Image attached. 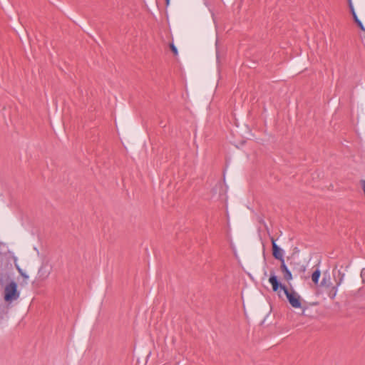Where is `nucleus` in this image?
<instances>
[{
    "instance_id": "f257e3e1",
    "label": "nucleus",
    "mask_w": 365,
    "mask_h": 365,
    "mask_svg": "<svg viewBox=\"0 0 365 365\" xmlns=\"http://www.w3.org/2000/svg\"><path fill=\"white\" fill-rule=\"evenodd\" d=\"M269 282L272 284V290L275 292H279L282 290L287 297V299L290 305L294 308H300L302 306V298L299 294L292 288H287V286L282 284L279 280L274 273H271L269 278Z\"/></svg>"
},
{
    "instance_id": "9d476101",
    "label": "nucleus",
    "mask_w": 365,
    "mask_h": 365,
    "mask_svg": "<svg viewBox=\"0 0 365 365\" xmlns=\"http://www.w3.org/2000/svg\"><path fill=\"white\" fill-rule=\"evenodd\" d=\"M331 284L332 283L331 282L329 277L328 279H327L325 277H323L322 281L321 282L322 286L328 288L330 287Z\"/></svg>"
},
{
    "instance_id": "f03ea898",
    "label": "nucleus",
    "mask_w": 365,
    "mask_h": 365,
    "mask_svg": "<svg viewBox=\"0 0 365 365\" xmlns=\"http://www.w3.org/2000/svg\"><path fill=\"white\" fill-rule=\"evenodd\" d=\"M19 297L17 291V284L15 282L9 283L4 289V299L6 302H11Z\"/></svg>"
},
{
    "instance_id": "9b49d317",
    "label": "nucleus",
    "mask_w": 365,
    "mask_h": 365,
    "mask_svg": "<svg viewBox=\"0 0 365 365\" xmlns=\"http://www.w3.org/2000/svg\"><path fill=\"white\" fill-rule=\"evenodd\" d=\"M169 46H170L171 51L173 53L174 56H177L178 54V49H177L176 46L174 45V43H170L169 44Z\"/></svg>"
},
{
    "instance_id": "0eeeda50",
    "label": "nucleus",
    "mask_w": 365,
    "mask_h": 365,
    "mask_svg": "<svg viewBox=\"0 0 365 365\" xmlns=\"http://www.w3.org/2000/svg\"><path fill=\"white\" fill-rule=\"evenodd\" d=\"M339 286H336V284L334 286H332V284L330 286V287H328L329 290L327 291V294L331 299H334V297L336 295L337 293V287Z\"/></svg>"
},
{
    "instance_id": "f8f14e48",
    "label": "nucleus",
    "mask_w": 365,
    "mask_h": 365,
    "mask_svg": "<svg viewBox=\"0 0 365 365\" xmlns=\"http://www.w3.org/2000/svg\"><path fill=\"white\" fill-rule=\"evenodd\" d=\"M18 270H19V273L21 274V276H22L25 279H28V277H28V275H26L25 273H24V272L21 271V269L20 268H18Z\"/></svg>"
},
{
    "instance_id": "4468645a",
    "label": "nucleus",
    "mask_w": 365,
    "mask_h": 365,
    "mask_svg": "<svg viewBox=\"0 0 365 365\" xmlns=\"http://www.w3.org/2000/svg\"><path fill=\"white\" fill-rule=\"evenodd\" d=\"M170 2V0H165L166 5H168Z\"/></svg>"
},
{
    "instance_id": "20e7f679",
    "label": "nucleus",
    "mask_w": 365,
    "mask_h": 365,
    "mask_svg": "<svg viewBox=\"0 0 365 365\" xmlns=\"http://www.w3.org/2000/svg\"><path fill=\"white\" fill-rule=\"evenodd\" d=\"M272 241V255L276 259L279 260L280 262L284 261V252L283 250L275 243V240L272 237L271 239Z\"/></svg>"
},
{
    "instance_id": "f3484780",
    "label": "nucleus",
    "mask_w": 365,
    "mask_h": 365,
    "mask_svg": "<svg viewBox=\"0 0 365 365\" xmlns=\"http://www.w3.org/2000/svg\"><path fill=\"white\" fill-rule=\"evenodd\" d=\"M47 276H48V275H46V276L43 278V279H46V278H47Z\"/></svg>"
},
{
    "instance_id": "2eb2a0df",
    "label": "nucleus",
    "mask_w": 365,
    "mask_h": 365,
    "mask_svg": "<svg viewBox=\"0 0 365 365\" xmlns=\"http://www.w3.org/2000/svg\"><path fill=\"white\" fill-rule=\"evenodd\" d=\"M160 125L162 126V127H165V125H163V123L160 122Z\"/></svg>"
},
{
    "instance_id": "ddd939ff",
    "label": "nucleus",
    "mask_w": 365,
    "mask_h": 365,
    "mask_svg": "<svg viewBox=\"0 0 365 365\" xmlns=\"http://www.w3.org/2000/svg\"><path fill=\"white\" fill-rule=\"evenodd\" d=\"M347 1H348L349 8L350 11L354 9L352 2H351V0H347Z\"/></svg>"
},
{
    "instance_id": "39448f33",
    "label": "nucleus",
    "mask_w": 365,
    "mask_h": 365,
    "mask_svg": "<svg viewBox=\"0 0 365 365\" xmlns=\"http://www.w3.org/2000/svg\"><path fill=\"white\" fill-rule=\"evenodd\" d=\"M280 270L283 273L284 279L289 282L292 279V274L284 263V260L280 262Z\"/></svg>"
},
{
    "instance_id": "6e6552de",
    "label": "nucleus",
    "mask_w": 365,
    "mask_h": 365,
    "mask_svg": "<svg viewBox=\"0 0 365 365\" xmlns=\"http://www.w3.org/2000/svg\"><path fill=\"white\" fill-rule=\"evenodd\" d=\"M334 276L336 278L335 281L336 283V286H339L343 282L344 274L342 273L340 270L337 271V277H336L335 273L334 272Z\"/></svg>"
},
{
    "instance_id": "423d86ee",
    "label": "nucleus",
    "mask_w": 365,
    "mask_h": 365,
    "mask_svg": "<svg viewBox=\"0 0 365 365\" xmlns=\"http://www.w3.org/2000/svg\"><path fill=\"white\" fill-rule=\"evenodd\" d=\"M350 12H351V14L353 16L354 21L356 24V25L360 28L361 30H362L363 31H365V28L364 27L361 21L358 19L354 9L351 10Z\"/></svg>"
},
{
    "instance_id": "7ed1b4c3",
    "label": "nucleus",
    "mask_w": 365,
    "mask_h": 365,
    "mask_svg": "<svg viewBox=\"0 0 365 365\" xmlns=\"http://www.w3.org/2000/svg\"><path fill=\"white\" fill-rule=\"evenodd\" d=\"M290 265L292 268V270L299 274L302 278L304 277V274L306 271V266L303 262H302L298 259L294 258L291 261Z\"/></svg>"
},
{
    "instance_id": "1a4fd4ad",
    "label": "nucleus",
    "mask_w": 365,
    "mask_h": 365,
    "mask_svg": "<svg viewBox=\"0 0 365 365\" xmlns=\"http://www.w3.org/2000/svg\"><path fill=\"white\" fill-rule=\"evenodd\" d=\"M321 275V272L319 269H316L312 274V280L315 284H317L319 282V279Z\"/></svg>"
},
{
    "instance_id": "dca6fc26",
    "label": "nucleus",
    "mask_w": 365,
    "mask_h": 365,
    "mask_svg": "<svg viewBox=\"0 0 365 365\" xmlns=\"http://www.w3.org/2000/svg\"><path fill=\"white\" fill-rule=\"evenodd\" d=\"M42 271V268H41L38 271V272L40 273Z\"/></svg>"
}]
</instances>
